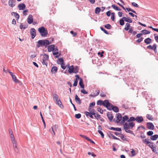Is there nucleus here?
I'll use <instances>...</instances> for the list:
<instances>
[{
	"mask_svg": "<svg viewBox=\"0 0 158 158\" xmlns=\"http://www.w3.org/2000/svg\"><path fill=\"white\" fill-rule=\"evenodd\" d=\"M135 125V124L134 123L129 122L127 121L123 124V129L126 132L132 134H134L133 131H131L130 129H132Z\"/></svg>",
	"mask_w": 158,
	"mask_h": 158,
	"instance_id": "nucleus-1",
	"label": "nucleus"
},
{
	"mask_svg": "<svg viewBox=\"0 0 158 158\" xmlns=\"http://www.w3.org/2000/svg\"><path fill=\"white\" fill-rule=\"evenodd\" d=\"M53 40V39H52V41H50L47 40H39L37 42V46L38 48L42 46L46 48L48 45L52 44Z\"/></svg>",
	"mask_w": 158,
	"mask_h": 158,
	"instance_id": "nucleus-2",
	"label": "nucleus"
},
{
	"mask_svg": "<svg viewBox=\"0 0 158 158\" xmlns=\"http://www.w3.org/2000/svg\"><path fill=\"white\" fill-rule=\"evenodd\" d=\"M53 99L56 102V103L61 108H63L64 107L62 105V103L59 98L58 96L56 94H53Z\"/></svg>",
	"mask_w": 158,
	"mask_h": 158,
	"instance_id": "nucleus-3",
	"label": "nucleus"
},
{
	"mask_svg": "<svg viewBox=\"0 0 158 158\" xmlns=\"http://www.w3.org/2000/svg\"><path fill=\"white\" fill-rule=\"evenodd\" d=\"M38 31L42 36L44 37L48 34V31L44 27H41L38 29Z\"/></svg>",
	"mask_w": 158,
	"mask_h": 158,
	"instance_id": "nucleus-4",
	"label": "nucleus"
},
{
	"mask_svg": "<svg viewBox=\"0 0 158 158\" xmlns=\"http://www.w3.org/2000/svg\"><path fill=\"white\" fill-rule=\"evenodd\" d=\"M30 34L31 38L33 39L35 36L36 35V30L34 28H31L30 29Z\"/></svg>",
	"mask_w": 158,
	"mask_h": 158,
	"instance_id": "nucleus-5",
	"label": "nucleus"
},
{
	"mask_svg": "<svg viewBox=\"0 0 158 158\" xmlns=\"http://www.w3.org/2000/svg\"><path fill=\"white\" fill-rule=\"evenodd\" d=\"M58 125H55L54 126H53L52 127L51 129L53 132V134H52V135H55V131H56L58 129Z\"/></svg>",
	"mask_w": 158,
	"mask_h": 158,
	"instance_id": "nucleus-6",
	"label": "nucleus"
},
{
	"mask_svg": "<svg viewBox=\"0 0 158 158\" xmlns=\"http://www.w3.org/2000/svg\"><path fill=\"white\" fill-rule=\"evenodd\" d=\"M117 119L114 121L115 123H118L122 119V116L121 114L118 113L117 114Z\"/></svg>",
	"mask_w": 158,
	"mask_h": 158,
	"instance_id": "nucleus-7",
	"label": "nucleus"
},
{
	"mask_svg": "<svg viewBox=\"0 0 158 158\" xmlns=\"http://www.w3.org/2000/svg\"><path fill=\"white\" fill-rule=\"evenodd\" d=\"M13 144V147L14 149L15 152L18 153H19V149L17 146V142L12 143Z\"/></svg>",
	"mask_w": 158,
	"mask_h": 158,
	"instance_id": "nucleus-8",
	"label": "nucleus"
},
{
	"mask_svg": "<svg viewBox=\"0 0 158 158\" xmlns=\"http://www.w3.org/2000/svg\"><path fill=\"white\" fill-rule=\"evenodd\" d=\"M55 46L54 44H52L48 46V51L50 52L51 51H53L54 49Z\"/></svg>",
	"mask_w": 158,
	"mask_h": 158,
	"instance_id": "nucleus-9",
	"label": "nucleus"
},
{
	"mask_svg": "<svg viewBox=\"0 0 158 158\" xmlns=\"http://www.w3.org/2000/svg\"><path fill=\"white\" fill-rule=\"evenodd\" d=\"M26 6L24 3H21L19 4L18 6V7L20 10H23L25 9Z\"/></svg>",
	"mask_w": 158,
	"mask_h": 158,
	"instance_id": "nucleus-10",
	"label": "nucleus"
},
{
	"mask_svg": "<svg viewBox=\"0 0 158 158\" xmlns=\"http://www.w3.org/2000/svg\"><path fill=\"white\" fill-rule=\"evenodd\" d=\"M147 127L149 129L152 130L154 129V126L151 123H147Z\"/></svg>",
	"mask_w": 158,
	"mask_h": 158,
	"instance_id": "nucleus-11",
	"label": "nucleus"
},
{
	"mask_svg": "<svg viewBox=\"0 0 158 158\" xmlns=\"http://www.w3.org/2000/svg\"><path fill=\"white\" fill-rule=\"evenodd\" d=\"M27 22L30 24L32 23L33 22V19L32 16L31 15H29L27 18Z\"/></svg>",
	"mask_w": 158,
	"mask_h": 158,
	"instance_id": "nucleus-12",
	"label": "nucleus"
},
{
	"mask_svg": "<svg viewBox=\"0 0 158 158\" xmlns=\"http://www.w3.org/2000/svg\"><path fill=\"white\" fill-rule=\"evenodd\" d=\"M76 79L74 80V83L73 84V86H77L78 83V79H80V77L79 76L77 75H75Z\"/></svg>",
	"mask_w": 158,
	"mask_h": 158,
	"instance_id": "nucleus-13",
	"label": "nucleus"
},
{
	"mask_svg": "<svg viewBox=\"0 0 158 158\" xmlns=\"http://www.w3.org/2000/svg\"><path fill=\"white\" fill-rule=\"evenodd\" d=\"M135 121L138 123H140L143 121V118L142 116H137L135 118Z\"/></svg>",
	"mask_w": 158,
	"mask_h": 158,
	"instance_id": "nucleus-14",
	"label": "nucleus"
},
{
	"mask_svg": "<svg viewBox=\"0 0 158 158\" xmlns=\"http://www.w3.org/2000/svg\"><path fill=\"white\" fill-rule=\"evenodd\" d=\"M75 101L77 103L79 104H80L81 103V101L77 94H76L75 95Z\"/></svg>",
	"mask_w": 158,
	"mask_h": 158,
	"instance_id": "nucleus-15",
	"label": "nucleus"
},
{
	"mask_svg": "<svg viewBox=\"0 0 158 158\" xmlns=\"http://www.w3.org/2000/svg\"><path fill=\"white\" fill-rule=\"evenodd\" d=\"M15 2L13 0H9L8 2L9 5L11 7H13L15 6Z\"/></svg>",
	"mask_w": 158,
	"mask_h": 158,
	"instance_id": "nucleus-16",
	"label": "nucleus"
},
{
	"mask_svg": "<svg viewBox=\"0 0 158 158\" xmlns=\"http://www.w3.org/2000/svg\"><path fill=\"white\" fill-rule=\"evenodd\" d=\"M107 115L110 121H111L113 118V117L112 115L111 114V113L109 112L107 113Z\"/></svg>",
	"mask_w": 158,
	"mask_h": 158,
	"instance_id": "nucleus-17",
	"label": "nucleus"
},
{
	"mask_svg": "<svg viewBox=\"0 0 158 158\" xmlns=\"http://www.w3.org/2000/svg\"><path fill=\"white\" fill-rule=\"evenodd\" d=\"M79 80V85L81 88L84 89V85L83 82V79L81 78H80Z\"/></svg>",
	"mask_w": 158,
	"mask_h": 158,
	"instance_id": "nucleus-18",
	"label": "nucleus"
},
{
	"mask_svg": "<svg viewBox=\"0 0 158 158\" xmlns=\"http://www.w3.org/2000/svg\"><path fill=\"white\" fill-rule=\"evenodd\" d=\"M109 129L113 130L114 131H121V129L120 128L117 127V128H114L113 127H110L109 128Z\"/></svg>",
	"mask_w": 158,
	"mask_h": 158,
	"instance_id": "nucleus-19",
	"label": "nucleus"
},
{
	"mask_svg": "<svg viewBox=\"0 0 158 158\" xmlns=\"http://www.w3.org/2000/svg\"><path fill=\"white\" fill-rule=\"evenodd\" d=\"M122 19H123L125 21L128 23H131L132 22V20L129 18H127L125 17H123Z\"/></svg>",
	"mask_w": 158,
	"mask_h": 158,
	"instance_id": "nucleus-20",
	"label": "nucleus"
},
{
	"mask_svg": "<svg viewBox=\"0 0 158 158\" xmlns=\"http://www.w3.org/2000/svg\"><path fill=\"white\" fill-rule=\"evenodd\" d=\"M144 42L147 44H149L151 43L152 40L149 38L146 39L144 40Z\"/></svg>",
	"mask_w": 158,
	"mask_h": 158,
	"instance_id": "nucleus-21",
	"label": "nucleus"
},
{
	"mask_svg": "<svg viewBox=\"0 0 158 158\" xmlns=\"http://www.w3.org/2000/svg\"><path fill=\"white\" fill-rule=\"evenodd\" d=\"M74 70V68L73 65L69 67L68 70L69 72V73L71 74L73 73Z\"/></svg>",
	"mask_w": 158,
	"mask_h": 158,
	"instance_id": "nucleus-22",
	"label": "nucleus"
},
{
	"mask_svg": "<svg viewBox=\"0 0 158 158\" xmlns=\"http://www.w3.org/2000/svg\"><path fill=\"white\" fill-rule=\"evenodd\" d=\"M57 68L56 67L54 66L52 68L51 72L52 73H55L57 71Z\"/></svg>",
	"mask_w": 158,
	"mask_h": 158,
	"instance_id": "nucleus-23",
	"label": "nucleus"
},
{
	"mask_svg": "<svg viewBox=\"0 0 158 158\" xmlns=\"http://www.w3.org/2000/svg\"><path fill=\"white\" fill-rule=\"evenodd\" d=\"M128 119V117L127 115L124 116L122 118V123H124L125 121H127Z\"/></svg>",
	"mask_w": 158,
	"mask_h": 158,
	"instance_id": "nucleus-24",
	"label": "nucleus"
},
{
	"mask_svg": "<svg viewBox=\"0 0 158 158\" xmlns=\"http://www.w3.org/2000/svg\"><path fill=\"white\" fill-rule=\"evenodd\" d=\"M103 106L106 107H107V106L109 105H110V103L109 102L108 100H106L104 101L103 102Z\"/></svg>",
	"mask_w": 158,
	"mask_h": 158,
	"instance_id": "nucleus-25",
	"label": "nucleus"
},
{
	"mask_svg": "<svg viewBox=\"0 0 158 158\" xmlns=\"http://www.w3.org/2000/svg\"><path fill=\"white\" fill-rule=\"evenodd\" d=\"M10 136L12 143L16 142L15 140V138L13 134L10 135Z\"/></svg>",
	"mask_w": 158,
	"mask_h": 158,
	"instance_id": "nucleus-26",
	"label": "nucleus"
},
{
	"mask_svg": "<svg viewBox=\"0 0 158 158\" xmlns=\"http://www.w3.org/2000/svg\"><path fill=\"white\" fill-rule=\"evenodd\" d=\"M158 138V135H155L153 136H151L150 137L151 139L152 140H155Z\"/></svg>",
	"mask_w": 158,
	"mask_h": 158,
	"instance_id": "nucleus-27",
	"label": "nucleus"
},
{
	"mask_svg": "<svg viewBox=\"0 0 158 158\" xmlns=\"http://www.w3.org/2000/svg\"><path fill=\"white\" fill-rule=\"evenodd\" d=\"M112 110L115 112H118L119 111V109L118 107L116 106H113V108H112Z\"/></svg>",
	"mask_w": 158,
	"mask_h": 158,
	"instance_id": "nucleus-28",
	"label": "nucleus"
},
{
	"mask_svg": "<svg viewBox=\"0 0 158 158\" xmlns=\"http://www.w3.org/2000/svg\"><path fill=\"white\" fill-rule=\"evenodd\" d=\"M11 15H14V16H15L16 18L17 19V20H18L19 18V15L16 12H12L11 13Z\"/></svg>",
	"mask_w": 158,
	"mask_h": 158,
	"instance_id": "nucleus-29",
	"label": "nucleus"
},
{
	"mask_svg": "<svg viewBox=\"0 0 158 158\" xmlns=\"http://www.w3.org/2000/svg\"><path fill=\"white\" fill-rule=\"evenodd\" d=\"M85 114L86 116H89L91 118H93L94 117H93V116L92 115H93L92 114H90V113H89V112H88L87 111H85Z\"/></svg>",
	"mask_w": 158,
	"mask_h": 158,
	"instance_id": "nucleus-30",
	"label": "nucleus"
},
{
	"mask_svg": "<svg viewBox=\"0 0 158 158\" xmlns=\"http://www.w3.org/2000/svg\"><path fill=\"white\" fill-rule=\"evenodd\" d=\"M12 77L13 80L15 83H17L19 82V80L17 79L15 75H14Z\"/></svg>",
	"mask_w": 158,
	"mask_h": 158,
	"instance_id": "nucleus-31",
	"label": "nucleus"
},
{
	"mask_svg": "<svg viewBox=\"0 0 158 158\" xmlns=\"http://www.w3.org/2000/svg\"><path fill=\"white\" fill-rule=\"evenodd\" d=\"M126 27H125L124 29L126 31H128L129 29L130 28V24L128 23H126Z\"/></svg>",
	"mask_w": 158,
	"mask_h": 158,
	"instance_id": "nucleus-32",
	"label": "nucleus"
},
{
	"mask_svg": "<svg viewBox=\"0 0 158 158\" xmlns=\"http://www.w3.org/2000/svg\"><path fill=\"white\" fill-rule=\"evenodd\" d=\"M112 7L115 10L117 11H120L121 10V9L119 8L118 6H115L114 5H112Z\"/></svg>",
	"mask_w": 158,
	"mask_h": 158,
	"instance_id": "nucleus-33",
	"label": "nucleus"
},
{
	"mask_svg": "<svg viewBox=\"0 0 158 158\" xmlns=\"http://www.w3.org/2000/svg\"><path fill=\"white\" fill-rule=\"evenodd\" d=\"M48 55L44 54L43 60L44 61L48 60Z\"/></svg>",
	"mask_w": 158,
	"mask_h": 158,
	"instance_id": "nucleus-34",
	"label": "nucleus"
},
{
	"mask_svg": "<svg viewBox=\"0 0 158 158\" xmlns=\"http://www.w3.org/2000/svg\"><path fill=\"white\" fill-rule=\"evenodd\" d=\"M141 32H142L143 34L144 35H146L150 33V32L149 31H147L146 30H143L141 31Z\"/></svg>",
	"mask_w": 158,
	"mask_h": 158,
	"instance_id": "nucleus-35",
	"label": "nucleus"
},
{
	"mask_svg": "<svg viewBox=\"0 0 158 158\" xmlns=\"http://www.w3.org/2000/svg\"><path fill=\"white\" fill-rule=\"evenodd\" d=\"M113 105L110 103V105H109L108 106H107V107H106L108 110H112V108H113Z\"/></svg>",
	"mask_w": 158,
	"mask_h": 158,
	"instance_id": "nucleus-36",
	"label": "nucleus"
},
{
	"mask_svg": "<svg viewBox=\"0 0 158 158\" xmlns=\"http://www.w3.org/2000/svg\"><path fill=\"white\" fill-rule=\"evenodd\" d=\"M95 115H94L96 118L98 120L101 118L100 115L98 113H95Z\"/></svg>",
	"mask_w": 158,
	"mask_h": 158,
	"instance_id": "nucleus-37",
	"label": "nucleus"
},
{
	"mask_svg": "<svg viewBox=\"0 0 158 158\" xmlns=\"http://www.w3.org/2000/svg\"><path fill=\"white\" fill-rule=\"evenodd\" d=\"M143 142L144 143H146L147 144H149L150 143V142L149 141V139H143Z\"/></svg>",
	"mask_w": 158,
	"mask_h": 158,
	"instance_id": "nucleus-38",
	"label": "nucleus"
},
{
	"mask_svg": "<svg viewBox=\"0 0 158 158\" xmlns=\"http://www.w3.org/2000/svg\"><path fill=\"white\" fill-rule=\"evenodd\" d=\"M156 47H157V46H156V44H153V46H152V48L151 49L153 50L155 52H156Z\"/></svg>",
	"mask_w": 158,
	"mask_h": 158,
	"instance_id": "nucleus-39",
	"label": "nucleus"
},
{
	"mask_svg": "<svg viewBox=\"0 0 158 158\" xmlns=\"http://www.w3.org/2000/svg\"><path fill=\"white\" fill-rule=\"evenodd\" d=\"M101 10V9L100 8L98 7H97L96 8L95 10V13L96 14H99L100 13V12Z\"/></svg>",
	"mask_w": 158,
	"mask_h": 158,
	"instance_id": "nucleus-40",
	"label": "nucleus"
},
{
	"mask_svg": "<svg viewBox=\"0 0 158 158\" xmlns=\"http://www.w3.org/2000/svg\"><path fill=\"white\" fill-rule=\"evenodd\" d=\"M135 120V118L134 117H131L129 119L127 120V121L129 122H132V121H134Z\"/></svg>",
	"mask_w": 158,
	"mask_h": 158,
	"instance_id": "nucleus-41",
	"label": "nucleus"
},
{
	"mask_svg": "<svg viewBox=\"0 0 158 158\" xmlns=\"http://www.w3.org/2000/svg\"><path fill=\"white\" fill-rule=\"evenodd\" d=\"M126 9L128 12L131 11L133 13L135 14H136V12L135 10L131 9V8H126Z\"/></svg>",
	"mask_w": 158,
	"mask_h": 158,
	"instance_id": "nucleus-42",
	"label": "nucleus"
},
{
	"mask_svg": "<svg viewBox=\"0 0 158 158\" xmlns=\"http://www.w3.org/2000/svg\"><path fill=\"white\" fill-rule=\"evenodd\" d=\"M64 63L63 59L62 58H60L58 60L57 63H60V64H63Z\"/></svg>",
	"mask_w": 158,
	"mask_h": 158,
	"instance_id": "nucleus-43",
	"label": "nucleus"
},
{
	"mask_svg": "<svg viewBox=\"0 0 158 158\" xmlns=\"http://www.w3.org/2000/svg\"><path fill=\"white\" fill-rule=\"evenodd\" d=\"M124 20L122 18L121 19L119 20V24L121 26H123L124 25Z\"/></svg>",
	"mask_w": 158,
	"mask_h": 158,
	"instance_id": "nucleus-44",
	"label": "nucleus"
},
{
	"mask_svg": "<svg viewBox=\"0 0 158 158\" xmlns=\"http://www.w3.org/2000/svg\"><path fill=\"white\" fill-rule=\"evenodd\" d=\"M103 101L102 100H98L97 102V104L98 105H103Z\"/></svg>",
	"mask_w": 158,
	"mask_h": 158,
	"instance_id": "nucleus-45",
	"label": "nucleus"
},
{
	"mask_svg": "<svg viewBox=\"0 0 158 158\" xmlns=\"http://www.w3.org/2000/svg\"><path fill=\"white\" fill-rule=\"evenodd\" d=\"M40 115L41 118H42V121H43V123H44V127L45 128V121H44V118L43 117V116H42V114L41 113V112H40Z\"/></svg>",
	"mask_w": 158,
	"mask_h": 158,
	"instance_id": "nucleus-46",
	"label": "nucleus"
},
{
	"mask_svg": "<svg viewBox=\"0 0 158 158\" xmlns=\"http://www.w3.org/2000/svg\"><path fill=\"white\" fill-rule=\"evenodd\" d=\"M105 27L107 29H111V26L110 24H107L105 25Z\"/></svg>",
	"mask_w": 158,
	"mask_h": 158,
	"instance_id": "nucleus-47",
	"label": "nucleus"
},
{
	"mask_svg": "<svg viewBox=\"0 0 158 158\" xmlns=\"http://www.w3.org/2000/svg\"><path fill=\"white\" fill-rule=\"evenodd\" d=\"M147 118L150 120H152L153 119V118L152 116L149 114H147L146 116Z\"/></svg>",
	"mask_w": 158,
	"mask_h": 158,
	"instance_id": "nucleus-48",
	"label": "nucleus"
},
{
	"mask_svg": "<svg viewBox=\"0 0 158 158\" xmlns=\"http://www.w3.org/2000/svg\"><path fill=\"white\" fill-rule=\"evenodd\" d=\"M98 133L101 135L102 138H103L104 137V135L103 132L100 130H98Z\"/></svg>",
	"mask_w": 158,
	"mask_h": 158,
	"instance_id": "nucleus-49",
	"label": "nucleus"
},
{
	"mask_svg": "<svg viewBox=\"0 0 158 158\" xmlns=\"http://www.w3.org/2000/svg\"><path fill=\"white\" fill-rule=\"evenodd\" d=\"M111 20L114 21V15L115 13L114 12H112L111 13Z\"/></svg>",
	"mask_w": 158,
	"mask_h": 158,
	"instance_id": "nucleus-50",
	"label": "nucleus"
},
{
	"mask_svg": "<svg viewBox=\"0 0 158 158\" xmlns=\"http://www.w3.org/2000/svg\"><path fill=\"white\" fill-rule=\"evenodd\" d=\"M101 29L106 34L108 35L109 33L107 32V31L105 30L104 28H103L102 27H100Z\"/></svg>",
	"mask_w": 158,
	"mask_h": 158,
	"instance_id": "nucleus-51",
	"label": "nucleus"
},
{
	"mask_svg": "<svg viewBox=\"0 0 158 158\" xmlns=\"http://www.w3.org/2000/svg\"><path fill=\"white\" fill-rule=\"evenodd\" d=\"M20 28L21 29H25L26 28L25 25H23L22 23H20Z\"/></svg>",
	"mask_w": 158,
	"mask_h": 158,
	"instance_id": "nucleus-52",
	"label": "nucleus"
},
{
	"mask_svg": "<svg viewBox=\"0 0 158 158\" xmlns=\"http://www.w3.org/2000/svg\"><path fill=\"white\" fill-rule=\"evenodd\" d=\"M75 117L76 118L79 119L81 117V115L80 114H78L75 115Z\"/></svg>",
	"mask_w": 158,
	"mask_h": 158,
	"instance_id": "nucleus-53",
	"label": "nucleus"
},
{
	"mask_svg": "<svg viewBox=\"0 0 158 158\" xmlns=\"http://www.w3.org/2000/svg\"><path fill=\"white\" fill-rule=\"evenodd\" d=\"M153 132L152 131H149L147 133V135L149 136H152L153 134Z\"/></svg>",
	"mask_w": 158,
	"mask_h": 158,
	"instance_id": "nucleus-54",
	"label": "nucleus"
},
{
	"mask_svg": "<svg viewBox=\"0 0 158 158\" xmlns=\"http://www.w3.org/2000/svg\"><path fill=\"white\" fill-rule=\"evenodd\" d=\"M120 137L121 139H122L123 141H126L127 139L125 137L124 135H122Z\"/></svg>",
	"mask_w": 158,
	"mask_h": 158,
	"instance_id": "nucleus-55",
	"label": "nucleus"
},
{
	"mask_svg": "<svg viewBox=\"0 0 158 158\" xmlns=\"http://www.w3.org/2000/svg\"><path fill=\"white\" fill-rule=\"evenodd\" d=\"M97 110L101 114H102L103 113V110L100 107L98 108Z\"/></svg>",
	"mask_w": 158,
	"mask_h": 158,
	"instance_id": "nucleus-56",
	"label": "nucleus"
},
{
	"mask_svg": "<svg viewBox=\"0 0 158 158\" xmlns=\"http://www.w3.org/2000/svg\"><path fill=\"white\" fill-rule=\"evenodd\" d=\"M78 69L77 67H76L74 68V73H78Z\"/></svg>",
	"mask_w": 158,
	"mask_h": 158,
	"instance_id": "nucleus-57",
	"label": "nucleus"
},
{
	"mask_svg": "<svg viewBox=\"0 0 158 158\" xmlns=\"http://www.w3.org/2000/svg\"><path fill=\"white\" fill-rule=\"evenodd\" d=\"M131 4L132 6H134V7H139V5L136 3L133 2H132L131 3Z\"/></svg>",
	"mask_w": 158,
	"mask_h": 158,
	"instance_id": "nucleus-58",
	"label": "nucleus"
},
{
	"mask_svg": "<svg viewBox=\"0 0 158 158\" xmlns=\"http://www.w3.org/2000/svg\"><path fill=\"white\" fill-rule=\"evenodd\" d=\"M148 146L152 149L153 148H156V147H155L152 144H149L148 145Z\"/></svg>",
	"mask_w": 158,
	"mask_h": 158,
	"instance_id": "nucleus-59",
	"label": "nucleus"
},
{
	"mask_svg": "<svg viewBox=\"0 0 158 158\" xmlns=\"http://www.w3.org/2000/svg\"><path fill=\"white\" fill-rule=\"evenodd\" d=\"M81 92L85 94H88V92L84 89H81Z\"/></svg>",
	"mask_w": 158,
	"mask_h": 158,
	"instance_id": "nucleus-60",
	"label": "nucleus"
},
{
	"mask_svg": "<svg viewBox=\"0 0 158 158\" xmlns=\"http://www.w3.org/2000/svg\"><path fill=\"white\" fill-rule=\"evenodd\" d=\"M70 33L73 35V37H75L77 35L76 32H74L73 31H70Z\"/></svg>",
	"mask_w": 158,
	"mask_h": 158,
	"instance_id": "nucleus-61",
	"label": "nucleus"
},
{
	"mask_svg": "<svg viewBox=\"0 0 158 158\" xmlns=\"http://www.w3.org/2000/svg\"><path fill=\"white\" fill-rule=\"evenodd\" d=\"M131 153L132 156H134L136 155L134 150L133 149H131Z\"/></svg>",
	"mask_w": 158,
	"mask_h": 158,
	"instance_id": "nucleus-62",
	"label": "nucleus"
},
{
	"mask_svg": "<svg viewBox=\"0 0 158 158\" xmlns=\"http://www.w3.org/2000/svg\"><path fill=\"white\" fill-rule=\"evenodd\" d=\"M95 91L96 92V94H94V97L97 96L98 95V94H99L100 93V91L99 90H96Z\"/></svg>",
	"mask_w": 158,
	"mask_h": 158,
	"instance_id": "nucleus-63",
	"label": "nucleus"
},
{
	"mask_svg": "<svg viewBox=\"0 0 158 158\" xmlns=\"http://www.w3.org/2000/svg\"><path fill=\"white\" fill-rule=\"evenodd\" d=\"M95 110L94 109H92V110L90 111V113L94 115H95Z\"/></svg>",
	"mask_w": 158,
	"mask_h": 158,
	"instance_id": "nucleus-64",
	"label": "nucleus"
}]
</instances>
